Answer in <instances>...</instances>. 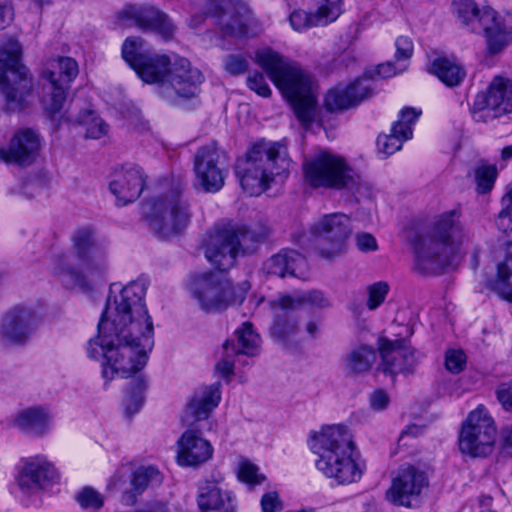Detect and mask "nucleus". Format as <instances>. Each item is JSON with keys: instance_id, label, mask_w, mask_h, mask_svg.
<instances>
[{"instance_id": "7", "label": "nucleus", "mask_w": 512, "mask_h": 512, "mask_svg": "<svg viewBox=\"0 0 512 512\" xmlns=\"http://www.w3.org/2000/svg\"><path fill=\"white\" fill-rule=\"evenodd\" d=\"M291 160L286 146L282 142L261 139L238 159L235 173L245 193L259 195L267 190L277 177H286Z\"/></svg>"}, {"instance_id": "41", "label": "nucleus", "mask_w": 512, "mask_h": 512, "mask_svg": "<svg viewBox=\"0 0 512 512\" xmlns=\"http://www.w3.org/2000/svg\"><path fill=\"white\" fill-rule=\"evenodd\" d=\"M411 137L412 131L408 128L400 130L399 126H392L391 134L379 136L377 139V145L379 151L387 157L400 150L403 142Z\"/></svg>"}, {"instance_id": "42", "label": "nucleus", "mask_w": 512, "mask_h": 512, "mask_svg": "<svg viewBox=\"0 0 512 512\" xmlns=\"http://www.w3.org/2000/svg\"><path fill=\"white\" fill-rule=\"evenodd\" d=\"M45 96L42 99L43 109L52 119L62 110L68 88L49 84L46 88Z\"/></svg>"}, {"instance_id": "59", "label": "nucleus", "mask_w": 512, "mask_h": 512, "mask_svg": "<svg viewBox=\"0 0 512 512\" xmlns=\"http://www.w3.org/2000/svg\"><path fill=\"white\" fill-rule=\"evenodd\" d=\"M356 247L361 252H371L378 249V244L375 237L370 233H358L355 236Z\"/></svg>"}, {"instance_id": "56", "label": "nucleus", "mask_w": 512, "mask_h": 512, "mask_svg": "<svg viewBox=\"0 0 512 512\" xmlns=\"http://www.w3.org/2000/svg\"><path fill=\"white\" fill-rule=\"evenodd\" d=\"M342 4L343 0H316L317 8L333 20L342 13Z\"/></svg>"}, {"instance_id": "33", "label": "nucleus", "mask_w": 512, "mask_h": 512, "mask_svg": "<svg viewBox=\"0 0 512 512\" xmlns=\"http://www.w3.org/2000/svg\"><path fill=\"white\" fill-rule=\"evenodd\" d=\"M77 74L78 65L74 59L59 57L49 61L47 69L43 72V77L51 85L68 88Z\"/></svg>"}, {"instance_id": "46", "label": "nucleus", "mask_w": 512, "mask_h": 512, "mask_svg": "<svg viewBox=\"0 0 512 512\" xmlns=\"http://www.w3.org/2000/svg\"><path fill=\"white\" fill-rule=\"evenodd\" d=\"M107 488L111 491H121L122 496L125 491H129L131 488V467L128 465H122L109 479Z\"/></svg>"}, {"instance_id": "37", "label": "nucleus", "mask_w": 512, "mask_h": 512, "mask_svg": "<svg viewBox=\"0 0 512 512\" xmlns=\"http://www.w3.org/2000/svg\"><path fill=\"white\" fill-rule=\"evenodd\" d=\"M375 361V350L370 346L361 345L347 354L345 368L349 373L362 374L368 372Z\"/></svg>"}, {"instance_id": "29", "label": "nucleus", "mask_w": 512, "mask_h": 512, "mask_svg": "<svg viewBox=\"0 0 512 512\" xmlns=\"http://www.w3.org/2000/svg\"><path fill=\"white\" fill-rule=\"evenodd\" d=\"M52 418L53 416L47 408L35 406L18 412L13 424L29 436L41 437L48 433Z\"/></svg>"}, {"instance_id": "50", "label": "nucleus", "mask_w": 512, "mask_h": 512, "mask_svg": "<svg viewBox=\"0 0 512 512\" xmlns=\"http://www.w3.org/2000/svg\"><path fill=\"white\" fill-rule=\"evenodd\" d=\"M396 52L395 60L399 63H406L408 65L414 50L412 40L407 36H400L395 42Z\"/></svg>"}, {"instance_id": "32", "label": "nucleus", "mask_w": 512, "mask_h": 512, "mask_svg": "<svg viewBox=\"0 0 512 512\" xmlns=\"http://www.w3.org/2000/svg\"><path fill=\"white\" fill-rule=\"evenodd\" d=\"M305 304L318 308H326L330 306V302L327 297L319 290L295 292L294 294L282 293L269 301V307L271 310H295Z\"/></svg>"}, {"instance_id": "45", "label": "nucleus", "mask_w": 512, "mask_h": 512, "mask_svg": "<svg viewBox=\"0 0 512 512\" xmlns=\"http://www.w3.org/2000/svg\"><path fill=\"white\" fill-rule=\"evenodd\" d=\"M145 388L146 386L143 380L137 379L133 382V385L125 397V408L128 414H135L142 406Z\"/></svg>"}, {"instance_id": "61", "label": "nucleus", "mask_w": 512, "mask_h": 512, "mask_svg": "<svg viewBox=\"0 0 512 512\" xmlns=\"http://www.w3.org/2000/svg\"><path fill=\"white\" fill-rule=\"evenodd\" d=\"M369 401L374 410L380 411L388 406L389 396L384 390L379 389L370 395Z\"/></svg>"}, {"instance_id": "36", "label": "nucleus", "mask_w": 512, "mask_h": 512, "mask_svg": "<svg viewBox=\"0 0 512 512\" xmlns=\"http://www.w3.org/2000/svg\"><path fill=\"white\" fill-rule=\"evenodd\" d=\"M66 119L73 124L84 126L86 129V138L99 139L106 134V124L91 109H85L78 115H75L72 111H68Z\"/></svg>"}, {"instance_id": "55", "label": "nucleus", "mask_w": 512, "mask_h": 512, "mask_svg": "<svg viewBox=\"0 0 512 512\" xmlns=\"http://www.w3.org/2000/svg\"><path fill=\"white\" fill-rule=\"evenodd\" d=\"M225 70L231 75L244 73L248 68V63L242 55H229L224 62Z\"/></svg>"}, {"instance_id": "34", "label": "nucleus", "mask_w": 512, "mask_h": 512, "mask_svg": "<svg viewBox=\"0 0 512 512\" xmlns=\"http://www.w3.org/2000/svg\"><path fill=\"white\" fill-rule=\"evenodd\" d=\"M487 287L501 299L512 303V242L508 244L504 261L497 266V275Z\"/></svg>"}, {"instance_id": "13", "label": "nucleus", "mask_w": 512, "mask_h": 512, "mask_svg": "<svg viewBox=\"0 0 512 512\" xmlns=\"http://www.w3.org/2000/svg\"><path fill=\"white\" fill-rule=\"evenodd\" d=\"M497 427L489 411L478 405L461 424L458 446L461 453L471 457L490 455L496 443Z\"/></svg>"}, {"instance_id": "49", "label": "nucleus", "mask_w": 512, "mask_h": 512, "mask_svg": "<svg viewBox=\"0 0 512 512\" xmlns=\"http://www.w3.org/2000/svg\"><path fill=\"white\" fill-rule=\"evenodd\" d=\"M238 477L241 481L256 485L264 481L265 477L258 474V468L251 462L244 460L239 465Z\"/></svg>"}, {"instance_id": "10", "label": "nucleus", "mask_w": 512, "mask_h": 512, "mask_svg": "<svg viewBox=\"0 0 512 512\" xmlns=\"http://www.w3.org/2000/svg\"><path fill=\"white\" fill-rule=\"evenodd\" d=\"M304 182L313 189L359 192L361 176L341 155L323 150L305 159Z\"/></svg>"}, {"instance_id": "15", "label": "nucleus", "mask_w": 512, "mask_h": 512, "mask_svg": "<svg viewBox=\"0 0 512 512\" xmlns=\"http://www.w3.org/2000/svg\"><path fill=\"white\" fill-rule=\"evenodd\" d=\"M314 246L318 254L325 259L341 255L351 233L350 218L343 213L323 215L310 228Z\"/></svg>"}, {"instance_id": "20", "label": "nucleus", "mask_w": 512, "mask_h": 512, "mask_svg": "<svg viewBox=\"0 0 512 512\" xmlns=\"http://www.w3.org/2000/svg\"><path fill=\"white\" fill-rule=\"evenodd\" d=\"M427 486L428 478L424 471L412 465L403 466L392 479L386 497L395 505L410 507L412 500Z\"/></svg>"}, {"instance_id": "3", "label": "nucleus", "mask_w": 512, "mask_h": 512, "mask_svg": "<svg viewBox=\"0 0 512 512\" xmlns=\"http://www.w3.org/2000/svg\"><path fill=\"white\" fill-rule=\"evenodd\" d=\"M471 239L470 231L464 228L455 211L439 215L424 234L410 239L415 254L414 269L426 276L443 272Z\"/></svg>"}, {"instance_id": "23", "label": "nucleus", "mask_w": 512, "mask_h": 512, "mask_svg": "<svg viewBox=\"0 0 512 512\" xmlns=\"http://www.w3.org/2000/svg\"><path fill=\"white\" fill-rule=\"evenodd\" d=\"M177 462L181 466L196 467L213 456V446L194 428L187 429L177 442Z\"/></svg>"}, {"instance_id": "58", "label": "nucleus", "mask_w": 512, "mask_h": 512, "mask_svg": "<svg viewBox=\"0 0 512 512\" xmlns=\"http://www.w3.org/2000/svg\"><path fill=\"white\" fill-rule=\"evenodd\" d=\"M263 512H278L282 509V502L277 492L265 493L260 501Z\"/></svg>"}, {"instance_id": "47", "label": "nucleus", "mask_w": 512, "mask_h": 512, "mask_svg": "<svg viewBox=\"0 0 512 512\" xmlns=\"http://www.w3.org/2000/svg\"><path fill=\"white\" fill-rule=\"evenodd\" d=\"M220 24L224 35L242 36L247 32L246 18L240 14L230 15L228 20L224 19V15H221Z\"/></svg>"}, {"instance_id": "27", "label": "nucleus", "mask_w": 512, "mask_h": 512, "mask_svg": "<svg viewBox=\"0 0 512 512\" xmlns=\"http://www.w3.org/2000/svg\"><path fill=\"white\" fill-rule=\"evenodd\" d=\"M265 270L268 274L281 278L293 276L305 279L308 274V262L299 252L284 249L266 261Z\"/></svg>"}, {"instance_id": "22", "label": "nucleus", "mask_w": 512, "mask_h": 512, "mask_svg": "<svg viewBox=\"0 0 512 512\" xmlns=\"http://www.w3.org/2000/svg\"><path fill=\"white\" fill-rule=\"evenodd\" d=\"M41 148L40 136L32 129H22L11 139L8 148H0V160L6 163L30 165Z\"/></svg>"}, {"instance_id": "39", "label": "nucleus", "mask_w": 512, "mask_h": 512, "mask_svg": "<svg viewBox=\"0 0 512 512\" xmlns=\"http://www.w3.org/2000/svg\"><path fill=\"white\" fill-rule=\"evenodd\" d=\"M289 21L295 31H304L311 27L325 26L334 20L317 8L314 12L295 10L290 14Z\"/></svg>"}, {"instance_id": "16", "label": "nucleus", "mask_w": 512, "mask_h": 512, "mask_svg": "<svg viewBox=\"0 0 512 512\" xmlns=\"http://www.w3.org/2000/svg\"><path fill=\"white\" fill-rule=\"evenodd\" d=\"M381 357L379 370L395 379L397 374H413L421 362L423 354L409 345L405 339L390 340L381 336L378 339Z\"/></svg>"}, {"instance_id": "62", "label": "nucleus", "mask_w": 512, "mask_h": 512, "mask_svg": "<svg viewBox=\"0 0 512 512\" xmlns=\"http://www.w3.org/2000/svg\"><path fill=\"white\" fill-rule=\"evenodd\" d=\"M496 225L499 230L505 233L512 231V210L503 206V209L496 219Z\"/></svg>"}, {"instance_id": "44", "label": "nucleus", "mask_w": 512, "mask_h": 512, "mask_svg": "<svg viewBox=\"0 0 512 512\" xmlns=\"http://www.w3.org/2000/svg\"><path fill=\"white\" fill-rule=\"evenodd\" d=\"M390 291V285L386 281H377L365 288L366 302L365 305L370 311L378 309L385 301Z\"/></svg>"}, {"instance_id": "38", "label": "nucleus", "mask_w": 512, "mask_h": 512, "mask_svg": "<svg viewBox=\"0 0 512 512\" xmlns=\"http://www.w3.org/2000/svg\"><path fill=\"white\" fill-rule=\"evenodd\" d=\"M236 343L232 340L230 348L233 353L244 354L247 356L256 355L259 345L260 337L253 330L250 323H244L241 328L235 331Z\"/></svg>"}, {"instance_id": "63", "label": "nucleus", "mask_w": 512, "mask_h": 512, "mask_svg": "<svg viewBox=\"0 0 512 512\" xmlns=\"http://www.w3.org/2000/svg\"><path fill=\"white\" fill-rule=\"evenodd\" d=\"M13 19L12 8L7 0H0V30H3Z\"/></svg>"}, {"instance_id": "31", "label": "nucleus", "mask_w": 512, "mask_h": 512, "mask_svg": "<svg viewBox=\"0 0 512 512\" xmlns=\"http://www.w3.org/2000/svg\"><path fill=\"white\" fill-rule=\"evenodd\" d=\"M273 311V323L270 327L271 337L278 343L289 346L299 342V321L293 310L276 309Z\"/></svg>"}, {"instance_id": "43", "label": "nucleus", "mask_w": 512, "mask_h": 512, "mask_svg": "<svg viewBox=\"0 0 512 512\" xmlns=\"http://www.w3.org/2000/svg\"><path fill=\"white\" fill-rule=\"evenodd\" d=\"M497 169L494 165L480 164L474 169L476 190L479 194H485L494 186L497 178Z\"/></svg>"}, {"instance_id": "35", "label": "nucleus", "mask_w": 512, "mask_h": 512, "mask_svg": "<svg viewBox=\"0 0 512 512\" xmlns=\"http://www.w3.org/2000/svg\"><path fill=\"white\" fill-rule=\"evenodd\" d=\"M429 71L449 87L459 85L465 77L463 68L447 58H436L431 63Z\"/></svg>"}, {"instance_id": "40", "label": "nucleus", "mask_w": 512, "mask_h": 512, "mask_svg": "<svg viewBox=\"0 0 512 512\" xmlns=\"http://www.w3.org/2000/svg\"><path fill=\"white\" fill-rule=\"evenodd\" d=\"M226 495L215 483L206 482L199 488L198 506L203 511L221 510V506H225Z\"/></svg>"}, {"instance_id": "53", "label": "nucleus", "mask_w": 512, "mask_h": 512, "mask_svg": "<svg viewBox=\"0 0 512 512\" xmlns=\"http://www.w3.org/2000/svg\"><path fill=\"white\" fill-rule=\"evenodd\" d=\"M406 69H407L406 63H399L397 61L396 62L388 61V62L379 64L375 68V74L379 78L385 79V78H390V77L396 76L397 74L404 72Z\"/></svg>"}, {"instance_id": "30", "label": "nucleus", "mask_w": 512, "mask_h": 512, "mask_svg": "<svg viewBox=\"0 0 512 512\" xmlns=\"http://www.w3.org/2000/svg\"><path fill=\"white\" fill-rule=\"evenodd\" d=\"M163 481V474L153 466H139L134 471L131 470V488L125 491L122 496V502L125 505L132 506L137 502V497L146 489L159 486Z\"/></svg>"}, {"instance_id": "9", "label": "nucleus", "mask_w": 512, "mask_h": 512, "mask_svg": "<svg viewBox=\"0 0 512 512\" xmlns=\"http://www.w3.org/2000/svg\"><path fill=\"white\" fill-rule=\"evenodd\" d=\"M452 7L463 28L483 35L489 54H499L512 43V27L494 8L479 7L474 0H453Z\"/></svg>"}, {"instance_id": "8", "label": "nucleus", "mask_w": 512, "mask_h": 512, "mask_svg": "<svg viewBox=\"0 0 512 512\" xmlns=\"http://www.w3.org/2000/svg\"><path fill=\"white\" fill-rule=\"evenodd\" d=\"M270 233V227L261 222L252 226L229 225L215 229L204 240V255L212 266L228 271L235 265L238 255L254 253Z\"/></svg>"}, {"instance_id": "21", "label": "nucleus", "mask_w": 512, "mask_h": 512, "mask_svg": "<svg viewBox=\"0 0 512 512\" xmlns=\"http://www.w3.org/2000/svg\"><path fill=\"white\" fill-rule=\"evenodd\" d=\"M120 17L132 21L143 31H152L164 40H170L175 32V25L169 16L153 6H127L120 12Z\"/></svg>"}, {"instance_id": "60", "label": "nucleus", "mask_w": 512, "mask_h": 512, "mask_svg": "<svg viewBox=\"0 0 512 512\" xmlns=\"http://www.w3.org/2000/svg\"><path fill=\"white\" fill-rule=\"evenodd\" d=\"M497 398L506 411L512 412V381L498 387Z\"/></svg>"}, {"instance_id": "52", "label": "nucleus", "mask_w": 512, "mask_h": 512, "mask_svg": "<svg viewBox=\"0 0 512 512\" xmlns=\"http://www.w3.org/2000/svg\"><path fill=\"white\" fill-rule=\"evenodd\" d=\"M247 85L250 90L256 92L261 97H269L271 95V89L264 75L260 72L250 73L247 77Z\"/></svg>"}, {"instance_id": "28", "label": "nucleus", "mask_w": 512, "mask_h": 512, "mask_svg": "<svg viewBox=\"0 0 512 512\" xmlns=\"http://www.w3.org/2000/svg\"><path fill=\"white\" fill-rule=\"evenodd\" d=\"M221 399L220 383H214L196 391L186 404L183 421L191 425L193 422L207 419Z\"/></svg>"}, {"instance_id": "25", "label": "nucleus", "mask_w": 512, "mask_h": 512, "mask_svg": "<svg viewBox=\"0 0 512 512\" xmlns=\"http://www.w3.org/2000/svg\"><path fill=\"white\" fill-rule=\"evenodd\" d=\"M145 184L143 171L136 165L123 166L114 173L109 188L116 197L117 205L124 206L141 195Z\"/></svg>"}, {"instance_id": "64", "label": "nucleus", "mask_w": 512, "mask_h": 512, "mask_svg": "<svg viewBox=\"0 0 512 512\" xmlns=\"http://www.w3.org/2000/svg\"><path fill=\"white\" fill-rule=\"evenodd\" d=\"M502 452L512 456V425L502 430Z\"/></svg>"}, {"instance_id": "57", "label": "nucleus", "mask_w": 512, "mask_h": 512, "mask_svg": "<svg viewBox=\"0 0 512 512\" xmlns=\"http://www.w3.org/2000/svg\"><path fill=\"white\" fill-rule=\"evenodd\" d=\"M420 114L421 111H417L411 107H406L401 110L400 119L393 126H399L400 130L408 128L413 132L412 125L416 122Z\"/></svg>"}, {"instance_id": "18", "label": "nucleus", "mask_w": 512, "mask_h": 512, "mask_svg": "<svg viewBox=\"0 0 512 512\" xmlns=\"http://www.w3.org/2000/svg\"><path fill=\"white\" fill-rule=\"evenodd\" d=\"M196 184L205 192L215 193L224 186L225 173L220 167V151L215 143L200 147L194 156Z\"/></svg>"}, {"instance_id": "1", "label": "nucleus", "mask_w": 512, "mask_h": 512, "mask_svg": "<svg viewBox=\"0 0 512 512\" xmlns=\"http://www.w3.org/2000/svg\"><path fill=\"white\" fill-rule=\"evenodd\" d=\"M146 286L132 281L110 295L98 323V335L88 343V356H103L106 382L115 376L128 378L147 363L154 346V328L144 297Z\"/></svg>"}, {"instance_id": "54", "label": "nucleus", "mask_w": 512, "mask_h": 512, "mask_svg": "<svg viewBox=\"0 0 512 512\" xmlns=\"http://www.w3.org/2000/svg\"><path fill=\"white\" fill-rule=\"evenodd\" d=\"M224 349V357L221 361H219L216 365V370L223 376L229 377L233 374L234 371V363L231 360V357L237 355L233 353L230 348V342L226 341L223 345Z\"/></svg>"}, {"instance_id": "48", "label": "nucleus", "mask_w": 512, "mask_h": 512, "mask_svg": "<svg viewBox=\"0 0 512 512\" xmlns=\"http://www.w3.org/2000/svg\"><path fill=\"white\" fill-rule=\"evenodd\" d=\"M82 508L98 510L103 506V496L93 488L86 487L76 497Z\"/></svg>"}, {"instance_id": "24", "label": "nucleus", "mask_w": 512, "mask_h": 512, "mask_svg": "<svg viewBox=\"0 0 512 512\" xmlns=\"http://www.w3.org/2000/svg\"><path fill=\"white\" fill-rule=\"evenodd\" d=\"M58 480L57 469L43 455L26 459L18 477L19 486L31 490L44 489Z\"/></svg>"}, {"instance_id": "4", "label": "nucleus", "mask_w": 512, "mask_h": 512, "mask_svg": "<svg viewBox=\"0 0 512 512\" xmlns=\"http://www.w3.org/2000/svg\"><path fill=\"white\" fill-rule=\"evenodd\" d=\"M71 243V253L61 252L53 256L52 272L68 289H89L107 270V248L91 227L75 230Z\"/></svg>"}, {"instance_id": "17", "label": "nucleus", "mask_w": 512, "mask_h": 512, "mask_svg": "<svg viewBox=\"0 0 512 512\" xmlns=\"http://www.w3.org/2000/svg\"><path fill=\"white\" fill-rule=\"evenodd\" d=\"M36 314L30 307L15 305L0 319V343L4 347L25 345L34 331Z\"/></svg>"}, {"instance_id": "51", "label": "nucleus", "mask_w": 512, "mask_h": 512, "mask_svg": "<svg viewBox=\"0 0 512 512\" xmlns=\"http://www.w3.org/2000/svg\"><path fill=\"white\" fill-rule=\"evenodd\" d=\"M466 356L462 350H449L445 356V367L451 373H459L464 369Z\"/></svg>"}, {"instance_id": "14", "label": "nucleus", "mask_w": 512, "mask_h": 512, "mask_svg": "<svg viewBox=\"0 0 512 512\" xmlns=\"http://www.w3.org/2000/svg\"><path fill=\"white\" fill-rule=\"evenodd\" d=\"M192 296L200 308L207 313L221 312L233 305H240L245 299L223 275L203 273L192 278L189 285Z\"/></svg>"}, {"instance_id": "19", "label": "nucleus", "mask_w": 512, "mask_h": 512, "mask_svg": "<svg viewBox=\"0 0 512 512\" xmlns=\"http://www.w3.org/2000/svg\"><path fill=\"white\" fill-rule=\"evenodd\" d=\"M472 110L477 121L483 120L480 113L484 110L492 111L493 117L511 112L512 80L503 76H495L486 92L477 94Z\"/></svg>"}, {"instance_id": "6", "label": "nucleus", "mask_w": 512, "mask_h": 512, "mask_svg": "<svg viewBox=\"0 0 512 512\" xmlns=\"http://www.w3.org/2000/svg\"><path fill=\"white\" fill-rule=\"evenodd\" d=\"M256 62L291 103L297 119L308 128L317 106L316 86L310 75L269 48L256 53Z\"/></svg>"}, {"instance_id": "5", "label": "nucleus", "mask_w": 512, "mask_h": 512, "mask_svg": "<svg viewBox=\"0 0 512 512\" xmlns=\"http://www.w3.org/2000/svg\"><path fill=\"white\" fill-rule=\"evenodd\" d=\"M311 451L318 456L316 468L341 485L358 482L365 469L350 431L342 425L322 427L309 438Z\"/></svg>"}, {"instance_id": "12", "label": "nucleus", "mask_w": 512, "mask_h": 512, "mask_svg": "<svg viewBox=\"0 0 512 512\" xmlns=\"http://www.w3.org/2000/svg\"><path fill=\"white\" fill-rule=\"evenodd\" d=\"M22 46L16 39H9L0 50V90L11 109H21L32 88V79L20 63Z\"/></svg>"}, {"instance_id": "2", "label": "nucleus", "mask_w": 512, "mask_h": 512, "mask_svg": "<svg viewBox=\"0 0 512 512\" xmlns=\"http://www.w3.org/2000/svg\"><path fill=\"white\" fill-rule=\"evenodd\" d=\"M143 44L140 37L127 38L122 46L123 59L145 83L157 85V93L162 99L176 104L199 94L203 82L199 69L185 58L171 62L167 55L147 53Z\"/></svg>"}, {"instance_id": "11", "label": "nucleus", "mask_w": 512, "mask_h": 512, "mask_svg": "<svg viewBox=\"0 0 512 512\" xmlns=\"http://www.w3.org/2000/svg\"><path fill=\"white\" fill-rule=\"evenodd\" d=\"M181 193V187L177 186L151 202L145 212L150 228L161 238L180 234L190 223V207Z\"/></svg>"}, {"instance_id": "26", "label": "nucleus", "mask_w": 512, "mask_h": 512, "mask_svg": "<svg viewBox=\"0 0 512 512\" xmlns=\"http://www.w3.org/2000/svg\"><path fill=\"white\" fill-rule=\"evenodd\" d=\"M372 93L373 86L367 78L357 79L346 87L330 89L325 96L324 106L330 112L343 111L358 105Z\"/></svg>"}]
</instances>
